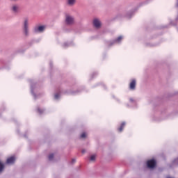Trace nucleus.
I'll use <instances>...</instances> for the list:
<instances>
[{"mask_svg":"<svg viewBox=\"0 0 178 178\" xmlns=\"http://www.w3.org/2000/svg\"><path fill=\"white\" fill-rule=\"evenodd\" d=\"M77 92H80V90H79L76 91L62 90L59 88L58 89H57V92L54 95V99H59V98H60V94H72L73 95L74 94H77Z\"/></svg>","mask_w":178,"mask_h":178,"instance_id":"nucleus-1","label":"nucleus"},{"mask_svg":"<svg viewBox=\"0 0 178 178\" xmlns=\"http://www.w3.org/2000/svg\"><path fill=\"white\" fill-rule=\"evenodd\" d=\"M147 169H155L156 167V160L155 159H152L148 160L146 163Z\"/></svg>","mask_w":178,"mask_h":178,"instance_id":"nucleus-2","label":"nucleus"},{"mask_svg":"<svg viewBox=\"0 0 178 178\" xmlns=\"http://www.w3.org/2000/svg\"><path fill=\"white\" fill-rule=\"evenodd\" d=\"M122 40H123V36H119L115 40L108 42V47H112L113 45H115V44H120V42H122Z\"/></svg>","mask_w":178,"mask_h":178,"instance_id":"nucleus-3","label":"nucleus"},{"mask_svg":"<svg viewBox=\"0 0 178 178\" xmlns=\"http://www.w3.org/2000/svg\"><path fill=\"white\" fill-rule=\"evenodd\" d=\"M23 31L24 34L27 37L29 35V21L27 19L24 22Z\"/></svg>","mask_w":178,"mask_h":178,"instance_id":"nucleus-4","label":"nucleus"},{"mask_svg":"<svg viewBox=\"0 0 178 178\" xmlns=\"http://www.w3.org/2000/svg\"><path fill=\"white\" fill-rule=\"evenodd\" d=\"M65 23L67 26H72L74 23V18L70 15H67L65 18Z\"/></svg>","mask_w":178,"mask_h":178,"instance_id":"nucleus-5","label":"nucleus"},{"mask_svg":"<svg viewBox=\"0 0 178 178\" xmlns=\"http://www.w3.org/2000/svg\"><path fill=\"white\" fill-rule=\"evenodd\" d=\"M38 86V83H31V94L33 95L35 99H37L38 98V95H37L35 93H34V90L35 88H37V86Z\"/></svg>","mask_w":178,"mask_h":178,"instance_id":"nucleus-6","label":"nucleus"},{"mask_svg":"<svg viewBox=\"0 0 178 178\" xmlns=\"http://www.w3.org/2000/svg\"><path fill=\"white\" fill-rule=\"evenodd\" d=\"M44 30H45V26L40 25V26H35L33 31L34 33H42Z\"/></svg>","mask_w":178,"mask_h":178,"instance_id":"nucleus-7","label":"nucleus"},{"mask_svg":"<svg viewBox=\"0 0 178 178\" xmlns=\"http://www.w3.org/2000/svg\"><path fill=\"white\" fill-rule=\"evenodd\" d=\"M136 86H137V81H136V79H133L129 83V90H136Z\"/></svg>","mask_w":178,"mask_h":178,"instance_id":"nucleus-8","label":"nucleus"},{"mask_svg":"<svg viewBox=\"0 0 178 178\" xmlns=\"http://www.w3.org/2000/svg\"><path fill=\"white\" fill-rule=\"evenodd\" d=\"M15 162H16V157H15V156L9 157L6 161V163L8 165L13 164Z\"/></svg>","mask_w":178,"mask_h":178,"instance_id":"nucleus-9","label":"nucleus"},{"mask_svg":"<svg viewBox=\"0 0 178 178\" xmlns=\"http://www.w3.org/2000/svg\"><path fill=\"white\" fill-rule=\"evenodd\" d=\"M93 25L96 29H100L101 28V22L98 20V19H95L93 20Z\"/></svg>","mask_w":178,"mask_h":178,"instance_id":"nucleus-10","label":"nucleus"},{"mask_svg":"<svg viewBox=\"0 0 178 178\" xmlns=\"http://www.w3.org/2000/svg\"><path fill=\"white\" fill-rule=\"evenodd\" d=\"M125 127H126V122H122L120 124V126L118 128V131H120V133H122V131H123V129H124Z\"/></svg>","mask_w":178,"mask_h":178,"instance_id":"nucleus-11","label":"nucleus"},{"mask_svg":"<svg viewBox=\"0 0 178 178\" xmlns=\"http://www.w3.org/2000/svg\"><path fill=\"white\" fill-rule=\"evenodd\" d=\"M36 112H37L38 113H39V115H42V113H44V112H45V108H41V107H40V106H38V107L36 108Z\"/></svg>","mask_w":178,"mask_h":178,"instance_id":"nucleus-12","label":"nucleus"},{"mask_svg":"<svg viewBox=\"0 0 178 178\" xmlns=\"http://www.w3.org/2000/svg\"><path fill=\"white\" fill-rule=\"evenodd\" d=\"M170 168H173L174 166H178V157L172 161L171 164H170Z\"/></svg>","mask_w":178,"mask_h":178,"instance_id":"nucleus-13","label":"nucleus"},{"mask_svg":"<svg viewBox=\"0 0 178 178\" xmlns=\"http://www.w3.org/2000/svg\"><path fill=\"white\" fill-rule=\"evenodd\" d=\"M12 10L13 12H14V13H19V6L15 5L13 6L12 8Z\"/></svg>","mask_w":178,"mask_h":178,"instance_id":"nucleus-14","label":"nucleus"},{"mask_svg":"<svg viewBox=\"0 0 178 178\" xmlns=\"http://www.w3.org/2000/svg\"><path fill=\"white\" fill-rule=\"evenodd\" d=\"M72 42H65L63 43V48H67L72 45Z\"/></svg>","mask_w":178,"mask_h":178,"instance_id":"nucleus-15","label":"nucleus"},{"mask_svg":"<svg viewBox=\"0 0 178 178\" xmlns=\"http://www.w3.org/2000/svg\"><path fill=\"white\" fill-rule=\"evenodd\" d=\"M97 76H98V72H94L91 74L90 77L91 79H95V77H97Z\"/></svg>","mask_w":178,"mask_h":178,"instance_id":"nucleus-16","label":"nucleus"},{"mask_svg":"<svg viewBox=\"0 0 178 178\" xmlns=\"http://www.w3.org/2000/svg\"><path fill=\"white\" fill-rule=\"evenodd\" d=\"M5 169V165L0 161V173Z\"/></svg>","mask_w":178,"mask_h":178,"instance_id":"nucleus-17","label":"nucleus"},{"mask_svg":"<svg viewBox=\"0 0 178 178\" xmlns=\"http://www.w3.org/2000/svg\"><path fill=\"white\" fill-rule=\"evenodd\" d=\"M75 2H76V0H68L67 1L68 5H74Z\"/></svg>","mask_w":178,"mask_h":178,"instance_id":"nucleus-18","label":"nucleus"},{"mask_svg":"<svg viewBox=\"0 0 178 178\" xmlns=\"http://www.w3.org/2000/svg\"><path fill=\"white\" fill-rule=\"evenodd\" d=\"M97 86H102L103 88H104V90H106V85L103 83H99L97 84Z\"/></svg>","mask_w":178,"mask_h":178,"instance_id":"nucleus-19","label":"nucleus"},{"mask_svg":"<svg viewBox=\"0 0 178 178\" xmlns=\"http://www.w3.org/2000/svg\"><path fill=\"white\" fill-rule=\"evenodd\" d=\"M87 137V134L86 132H83L81 134V138H86Z\"/></svg>","mask_w":178,"mask_h":178,"instance_id":"nucleus-20","label":"nucleus"},{"mask_svg":"<svg viewBox=\"0 0 178 178\" xmlns=\"http://www.w3.org/2000/svg\"><path fill=\"white\" fill-rule=\"evenodd\" d=\"M52 159H54V154L49 155V161H52Z\"/></svg>","mask_w":178,"mask_h":178,"instance_id":"nucleus-21","label":"nucleus"},{"mask_svg":"<svg viewBox=\"0 0 178 178\" xmlns=\"http://www.w3.org/2000/svg\"><path fill=\"white\" fill-rule=\"evenodd\" d=\"M95 155H91L90 157V161H95Z\"/></svg>","mask_w":178,"mask_h":178,"instance_id":"nucleus-22","label":"nucleus"},{"mask_svg":"<svg viewBox=\"0 0 178 178\" xmlns=\"http://www.w3.org/2000/svg\"><path fill=\"white\" fill-rule=\"evenodd\" d=\"M33 44H34V40H31V42H28V45H29V47H31Z\"/></svg>","mask_w":178,"mask_h":178,"instance_id":"nucleus-23","label":"nucleus"},{"mask_svg":"<svg viewBox=\"0 0 178 178\" xmlns=\"http://www.w3.org/2000/svg\"><path fill=\"white\" fill-rule=\"evenodd\" d=\"M129 102H130L131 104H134V102H136V100H134V99H133V98H130V99H129Z\"/></svg>","mask_w":178,"mask_h":178,"instance_id":"nucleus-24","label":"nucleus"},{"mask_svg":"<svg viewBox=\"0 0 178 178\" xmlns=\"http://www.w3.org/2000/svg\"><path fill=\"white\" fill-rule=\"evenodd\" d=\"M76 163V159H72L71 161V163Z\"/></svg>","mask_w":178,"mask_h":178,"instance_id":"nucleus-25","label":"nucleus"},{"mask_svg":"<svg viewBox=\"0 0 178 178\" xmlns=\"http://www.w3.org/2000/svg\"><path fill=\"white\" fill-rule=\"evenodd\" d=\"M85 152H86V149H83L81 150L82 154H84Z\"/></svg>","mask_w":178,"mask_h":178,"instance_id":"nucleus-26","label":"nucleus"},{"mask_svg":"<svg viewBox=\"0 0 178 178\" xmlns=\"http://www.w3.org/2000/svg\"><path fill=\"white\" fill-rule=\"evenodd\" d=\"M49 65H50L51 67H52V62H50Z\"/></svg>","mask_w":178,"mask_h":178,"instance_id":"nucleus-27","label":"nucleus"},{"mask_svg":"<svg viewBox=\"0 0 178 178\" xmlns=\"http://www.w3.org/2000/svg\"><path fill=\"white\" fill-rule=\"evenodd\" d=\"M116 101H118V102H120V100L119 99H116Z\"/></svg>","mask_w":178,"mask_h":178,"instance_id":"nucleus-28","label":"nucleus"},{"mask_svg":"<svg viewBox=\"0 0 178 178\" xmlns=\"http://www.w3.org/2000/svg\"><path fill=\"white\" fill-rule=\"evenodd\" d=\"M131 15H133V13H130V16H131Z\"/></svg>","mask_w":178,"mask_h":178,"instance_id":"nucleus-29","label":"nucleus"},{"mask_svg":"<svg viewBox=\"0 0 178 178\" xmlns=\"http://www.w3.org/2000/svg\"><path fill=\"white\" fill-rule=\"evenodd\" d=\"M113 97L114 99H116V97H115V96H113Z\"/></svg>","mask_w":178,"mask_h":178,"instance_id":"nucleus-30","label":"nucleus"}]
</instances>
